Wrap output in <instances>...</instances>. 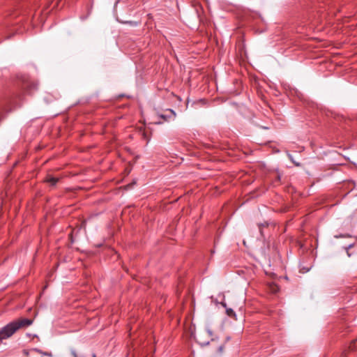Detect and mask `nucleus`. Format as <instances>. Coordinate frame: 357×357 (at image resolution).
Here are the masks:
<instances>
[{"label": "nucleus", "instance_id": "nucleus-6", "mask_svg": "<svg viewBox=\"0 0 357 357\" xmlns=\"http://www.w3.org/2000/svg\"><path fill=\"white\" fill-rule=\"evenodd\" d=\"M226 313L229 317L231 318H234L236 317L234 311L231 308H226Z\"/></svg>", "mask_w": 357, "mask_h": 357}, {"label": "nucleus", "instance_id": "nucleus-12", "mask_svg": "<svg viewBox=\"0 0 357 357\" xmlns=\"http://www.w3.org/2000/svg\"><path fill=\"white\" fill-rule=\"evenodd\" d=\"M222 305L226 307V304L222 303Z\"/></svg>", "mask_w": 357, "mask_h": 357}, {"label": "nucleus", "instance_id": "nucleus-3", "mask_svg": "<svg viewBox=\"0 0 357 357\" xmlns=\"http://www.w3.org/2000/svg\"><path fill=\"white\" fill-rule=\"evenodd\" d=\"M58 181H59L58 178L54 177L51 175H47L45 178V181L50 183L52 185H55L56 184V183L58 182Z\"/></svg>", "mask_w": 357, "mask_h": 357}, {"label": "nucleus", "instance_id": "nucleus-13", "mask_svg": "<svg viewBox=\"0 0 357 357\" xmlns=\"http://www.w3.org/2000/svg\"><path fill=\"white\" fill-rule=\"evenodd\" d=\"M93 357H96V356H95L94 354L93 355Z\"/></svg>", "mask_w": 357, "mask_h": 357}, {"label": "nucleus", "instance_id": "nucleus-10", "mask_svg": "<svg viewBox=\"0 0 357 357\" xmlns=\"http://www.w3.org/2000/svg\"><path fill=\"white\" fill-rule=\"evenodd\" d=\"M207 332H208V333L209 335H211V333H211V330L208 329V330H207Z\"/></svg>", "mask_w": 357, "mask_h": 357}, {"label": "nucleus", "instance_id": "nucleus-11", "mask_svg": "<svg viewBox=\"0 0 357 357\" xmlns=\"http://www.w3.org/2000/svg\"><path fill=\"white\" fill-rule=\"evenodd\" d=\"M219 350H220V351H222V347H220Z\"/></svg>", "mask_w": 357, "mask_h": 357}, {"label": "nucleus", "instance_id": "nucleus-7", "mask_svg": "<svg viewBox=\"0 0 357 357\" xmlns=\"http://www.w3.org/2000/svg\"><path fill=\"white\" fill-rule=\"evenodd\" d=\"M72 357H78L77 354L75 350H71L70 351Z\"/></svg>", "mask_w": 357, "mask_h": 357}, {"label": "nucleus", "instance_id": "nucleus-4", "mask_svg": "<svg viewBox=\"0 0 357 357\" xmlns=\"http://www.w3.org/2000/svg\"><path fill=\"white\" fill-rule=\"evenodd\" d=\"M32 351H36L43 356H48V357H52V354L51 352H47V351H43L38 348H34L32 349Z\"/></svg>", "mask_w": 357, "mask_h": 357}, {"label": "nucleus", "instance_id": "nucleus-5", "mask_svg": "<svg viewBox=\"0 0 357 357\" xmlns=\"http://www.w3.org/2000/svg\"><path fill=\"white\" fill-rule=\"evenodd\" d=\"M349 349L351 351H355L357 350V338L351 342L349 346Z\"/></svg>", "mask_w": 357, "mask_h": 357}, {"label": "nucleus", "instance_id": "nucleus-2", "mask_svg": "<svg viewBox=\"0 0 357 357\" xmlns=\"http://www.w3.org/2000/svg\"><path fill=\"white\" fill-rule=\"evenodd\" d=\"M164 121H167L170 119H174L176 117V113L172 109H167L165 114H161L159 115Z\"/></svg>", "mask_w": 357, "mask_h": 357}, {"label": "nucleus", "instance_id": "nucleus-1", "mask_svg": "<svg viewBox=\"0 0 357 357\" xmlns=\"http://www.w3.org/2000/svg\"><path fill=\"white\" fill-rule=\"evenodd\" d=\"M32 322L31 319H20L8 324L0 329V343L11 337L20 328L30 326Z\"/></svg>", "mask_w": 357, "mask_h": 357}, {"label": "nucleus", "instance_id": "nucleus-14", "mask_svg": "<svg viewBox=\"0 0 357 357\" xmlns=\"http://www.w3.org/2000/svg\"><path fill=\"white\" fill-rule=\"evenodd\" d=\"M342 357H344V356H342Z\"/></svg>", "mask_w": 357, "mask_h": 357}, {"label": "nucleus", "instance_id": "nucleus-8", "mask_svg": "<svg viewBox=\"0 0 357 357\" xmlns=\"http://www.w3.org/2000/svg\"><path fill=\"white\" fill-rule=\"evenodd\" d=\"M29 86H27L26 87H28ZM30 87H31L33 89H37V84H34V83H32L30 84L29 86Z\"/></svg>", "mask_w": 357, "mask_h": 357}, {"label": "nucleus", "instance_id": "nucleus-9", "mask_svg": "<svg viewBox=\"0 0 357 357\" xmlns=\"http://www.w3.org/2000/svg\"><path fill=\"white\" fill-rule=\"evenodd\" d=\"M23 354H24V355L25 356H26V357H27V356H29V351L28 350L24 349V350H23Z\"/></svg>", "mask_w": 357, "mask_h": 357}]
</instances>
